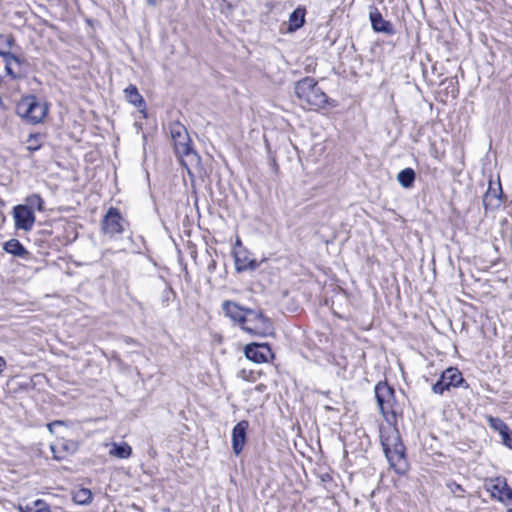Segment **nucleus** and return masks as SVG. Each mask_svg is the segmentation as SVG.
<instances>
[{"mask_svg": "<svg viewBox=\"0 0 512 512\" xmlns=\"http://www.w3.org/2000/svg\"><path fill=\"white\" fill-rule=\"evenodd\" d=\"M294 92L301 105L311 110L323 109L328 105L334 106L328 96L318 87L315 79L305 77L295 83Z\"/></svg>", "mask_w": 512, "mask_h": 512, "instance_id": "obj_1", "label": "nucleus"}, {"mask_svg": "<svg viewBox=\"0 0 512 512\" xmlns=\"http://www.w3.org/2000/svg\"><path fill=\"white\" fill-rule=\"evenodd\" d=\"M380 439L386 458L391 467L398 472L404 469V446L401 442L399 432L393 422H387L380 428Z\"/></svg>", "mask_w": 512, "mask_h": 512, "instance_id": "obj_2", "label": "nucleus"}, {"mask_svg": "<svg viewBox=\"0 0 512 512\" xmlns=\"http://www.w3.org/2000/svg\"><path fill=\"white\" fill-rule=\"evenodd\" d=\"M375 396L381 414L387 422H394L398 411V404L395 399V391L385 382L375 386Z\"/></svg>", "mask_w": 512, "mask_h": 512, "instance_id": "obj_3", "label": "nucleus"}, {"mask_svg": "<svg viewBox=\"0 0 512 512\" xmlns=\"http://www.w3.org/2000/svg\"><path fill=\"white\" fill-rule=\"evenodd\" d=\"M47 105L35 96L22 98L16 107L17 114L31 124L40 123L47 114Z\"/></svg>", "mask_w": 512, "mask_h": 512, "instance_id": "obj_4", "label": "nucleus"}, {"mask_svg": "<svg viewBox=\"0 0 512 512\" xmlns=\"http://www.w3.org/2000/svg\"><path fill=\"white\" fill-rule=\"evenodd\" d=\"M170 133L176 154L180 158H188L191 163L196 161L197 155L190 146V138L186 128L180 123H173L170 126Z\"/></svg>", "mask_w": 512, "mask_h": 512, "instance_id": "obj_5", "label": "nucleus"}, {"mask_svg": "<svg viewBox=\"0 0 512 512\" xmlns=\"http://www.w3.org/2000/svg\"><path fill=\"white\" fill-rule=\"evenodd\" d=\"M245 332L258 337H267L273 334L270 320L261 312L250 310L241 327Z\"/></svg>", "mask_w": 512, "mask_h": 512, "instance_id": "obj_6", "label": "nucleus"}, {"mask_svg": "<svg viewBox=\"0 0 512 512\" xmlns=\"http://www.w3.org/2000/svg\"><path fill=\"white\" fill-rule=\"evenodd\" d=\"M484 487L493 499L504 505L512 504V489L508 486L505 478L494 477L486 479Z\"/></svg>", "mask_w": 512, "mask_h": 512, "instance_id": "obj_7", "label": "nucleus"}, {"mask_svg": "<svg viewBox=\"0 0 512 512\" xmlns=\"http://www.w3.org/2000/svg\"><path fill=\"white\" fill-rule=\"evenodd\" d=\"M13 219L16 229L30 231L35 223V215L27 205H17L13 208Z\"/></svg>", "mask_w": 512, "mask_h": 512, "instance_id": "obj_8", "label": "nucleus"}, {"mask_svg": "<svg viewBox=\"0 0 512 512\" xmlns=\"http://www.w3.org/2000/svg\"><path fill=\"white\" fill-rule=\"evenodd\" d=\"M124 224H125V221L122 218L118 209L111 207L107 211V213L103 219L102 229L105 234H109L110 236H113L115 234H120L123 232Z\"/></svg>", "mask_w": 512, "mask_h": 512, "instance_id": "obj_9", "label": "nucleus"}, {"mask_svg": "<svg viewBox=\"0 0 512 512\" xmlns=\"http://www.w3.org/2000/svg\"><path fill=\"white\" fill-rule=\"evenodd\" d=\"M244 353L249 360L255 363H265L273 358V353L268 344H247Z\"/></svg>", "mask_w": 512, "mask_h": 512, "instance_id": "obj_10", "label": "nucleus"}, {"mask_svg": "<svg viewBox=\"0 0 512 512\" xmlns=\"http://www.w3.org/2000/svg\"><path fill=\"white\" fill-rule=\"evenodd\" d=\"M249 423L246 420L238 422L232 430V448L236 455H239L246 443V432Z\"/></svg>", "mask_w": 512, "mask_h": 512, "instance_id": "obj_11", "label": "nucleus"}, {"mask_svg": "<svg viewBox=\"0 0 512 512\" xmlns=\"http://www.w3.org/2000/svg\"><path fill=\"white\" fill-rule=\"evenodd\" d=\"M223 311L227 317H229L232 321L238 323L241 327L250 312L251 309H246L239 306L237 303L232 301H224L222 304Z\"/></svg>", "mask_w": 512, "mask_h": 512, "instance_id": "obj_12", "label": "nucleus"}, {"mask_svg": "<svg viewBox=\"0 0 512 512\" xmlns=\"http://www.w3.org/2000/svg\"><path fill=\"white\" fill-rule=\"evenodd\" d=\"M369 18L374 31L385 34H393L394 29L391 22L385 20L379 10L372 6L369 10Z\"/></svg>", "mask_w": 512, "mask_h": 512, "instance_id": "obj_13", "label": "nucleus"}, {"mask_svg": "<svg viewBox=\"0 0 512 512\" xmlns=\"http://www.w3.org/2000/svg\"><path fill=\"white\" fill-rule=\"evenodd\" d=\"M235 265L238 271L255 269L258 266L257 261L245 250L235 252Z\"/></svg>", "mask_w": 512, "mask_h": 512, "instance_id": "obj_14", "label": "nucleus"}, {"mask_svg": "<svg viewBox=\"0 0 512 512\" xmlns=\"http://www.w3.org/2000/svg\"><path fill=\"white\" fill-rule=\"evenodd\" d=\"M5 252L22 259H29L30 252L17 239H10L3 244Z\"/></svg>", "mask_w": 512, "mask_h": 512, "instance_id": "obj_15", "label": "nucleus"}, {"mask_svg": "<svg viewBox=\"0 0 512 512\" xmlns=\"http://www.w3.org/2000/svg\"><path fill=\"white\" fill-rule=\"evenodd\" d=\"M124 95L126 100L134 105L135 107L139 108L140 111H144L145 109V102L143 97L140 95L137 87L135 85H129L124 90Z\"/></svg>", "mask_w": 512, "mask_h": 512, "instance_id": "obj_16", "label": "nucleus"}, {"mask_svg": "<svg viewBox=\"0 0 512 512\" xmlns=\"http://www.w3.org/2000/svg\"><path fill=\"white\" fill-rule=\"evenodd\" d=\"M449 387H458L463 381L461 372L454 367L447 368L441 375Z\"/></svg>", "mask_w": 512, "mask_h": 512, "instance_id": "obj_17", "label": "nucleus"}, {"mask_svg": "<svg viewBox=\"0 0 512 512\" xmlns=\"http://www.w3.org/2000/svg\"><path fill=\"white\" fill-rule=\"evenodd\" d=\"M111 449L109 450V455L119 459H127L132 454V447L126 443H111Z\"/></svg>", "mask_w": 512, "mask_h": 512, "instance_id": "obj_18", "label": "nucleus"}, {"mask_svg": "<svg viewBox=\"0 0 512 512\" xmlns=\"http://www.w3.org/2000/svg\"><path fill=\"white\" fill-rule=\"evenodd\" d=\"M306 10L303 7L296 8L289 16V31L301 28L305 23Z\"/></svg>", "mask_w": 512, "mask_h": 512, "instance_id": "obj_19", "label": "nucleus"}, {"mask_svg": "<svg viewBox=\"0 0 512 512\" xmlns=\"http://www.w3.org/2000/svg\"><path fill=\"white\" fill-rule=\"evenodd\" d=\"M397 180L404 188H410L415 180L414 170L411 168H406L400 171L397 175Z\"/></svg>", "mask_w": 512, "mask_h": 512, "instance_id": "obj_20", "label": "nucleus"}, {"mask_svg": "<svg viewBox=\"0 0 512 512\" xmlns=\"http://www.w3.org/2000/svg\"><path fill=\"white\" fill-rule=\"evenodd\" d=\"M92 500V492L89 489L81 488L74 492L73 501L80 505H86Z\"/></svg>", "mask_w": 512, "mask_h": 512, "instance_id": "obj_21", "label": "nucleus"}, {"mask_svg": "<svg viewBox=\"0 0 512 512\" xmlns=\"http://www.w3.org/2000/svg\"><path fill=\"white\" fill-rule=\"evenodd\" d=\"M14 45V38L11 35L0 34V56L11 51Z\"/></svg>", "mask_w": 512, "mask_h": 512, "instance_id": "obj_22", "label": "nucleus"}, {"mask_svg": "<svg viewBox=\"0 0 512 512\" xmlns=\"http://www.w3.org/2000/svg\"><path fill=\"white\" fill-rule=\"evenodd\" d=\"M488 422L491 428H493L495 431H498L500 435L509 428L507 424H505L501 419L494 418V417H488Z\"/></svg>", "mask_w": 512, "mask_h": 512, "instance_id": "obj_23", "label": "nucleus"}, {"mask_svg": "<svg viewBox=\"0 0 512 512\" xmlns=\"http://www.w3.org/2000/svg\"><path fill=\"white\" fill-rule=\"evenodd\" d=\"M41 147V135L33 134L27 139V149L30 151H36Z\"/></svg>", "mask_w": 512, "mask_h": 512, "instance_id": "obj_24", "label": "nucleus"}, {"mask_svg": "<svg viewBox=\"0 0 512 512\" xmlns=\"http://www.w3.org/2000/svg\"><path fill=\"white\" fill-rule=\"evenodd\" d=\"M27 202L30 206H34L39 211L44 209V201L38 194H32L27 198Z\"/></svg>", "mask_w": 512, "mask_h": 512, "instance_id": "obj_25", "label": "nucleus"}, {"mask_svg": "<svg viewBox=\"0 0 512 512\" xmlns=\"http://www.w3.org/2000/svg\"><path fill=\"white\" fill-rule=\"evenodd\" d=\"M2 57L5 61V65H12L13 63L20 65L22 63V60L11 51L6 52Z\"/></svg>", "mask_w": 512, "mask_h": 512, "instance_id": "obj_26", "label": "nucleus"}, {"mask_svg": "<svg viewBox=\"0 0 512 512\" xmlns=\"http://www.w3.org/2000/svg\"><path fill=\"white\" fill-rule=\"evenodd\" d=\"M32 506L33 512H51L49 505L41 499L34 501Z\"/></svg>", "mask_w": 512, "mask_h": 512, "instance_id": "obj_27", "label": "nucleus"}, {"mask_svg": "<svg viewBox=\"0 0 512 512\" xmlns=\"http://www.w3.org/2000/svg\"><path fill=\"white\" fill-rule=\"evenodd\" d=\"M449 386L446 384L445 380H443L442 378L437 381L433 386H432V391L435 393V394H443V392L445 390H449Z\"/></svg>", "mask_w": 512, "mask_h": 512, "instance_id": "obj_28", "label": "nucleus"}, {"mask_svg": "<svg viewBox=\"0 0 512 512\" xmlns=\"http://www.w3.org/2000/svg\"><path fill=\"white\" fill-rule=\"evenodd\" d=\"M447 488L450 490V492L453 495H455L457 497H461L462 493L464 492V489L462 488V486L453 481L447 483Z\"/></svg>", "mask_w": 512, "mask_h": 512, "instance_id": "obj_29", "label": "nucleus"}, {"mask_svg": "<svg viewBox=\"0 0 512 512\" xmlns=\"http://www.w3.org/2000/svg\"><path fill=\"white\" fill-rule=\"evenodd\" d=\"M501 439H502V442L507 446L509 447L510 449H512V431L507 428V430H505L502 434H501Z\"/></svg>", "mask_w": 512, "mask_h": 512, "instance_id": "obj_30", "label": "nucleus"}, {"mask_svg": "<svg viewBox=\"0 0 512 512\" xmlns=\"http://www.w3.org/2000/svg\"><path fill=\"white\" fill-rule=\"evenodd\" d=\"M57 447H58V445H51V447H50V448H51V451H52V453H53V457H54L55 459H57V460H60V459H62V458H63V455H61V454H59V453L57 452Z\"/></svg>", "mask_w": 512, "mask_h": 512, "instance_id": "obj_31", "label": "nucleus"}, {"mask_svg": "<svg viewBox=\"0 0 512 512\" xmlns=\"http://www.w3.org/2000/svg\"><path fill=\"white\" fill-rule=\"evenodd\" d=\"M17 510H18L19 512H33V506H29V505H27V506H21V505H19V506L17 507Z\"/></svg>", "mask_w": 512, "mask_h": 512, "instance_id": "obj_32", "label": "nucleus"}, {"mask_svg": "<svg viewBox=\"0 0 512 512\" xmlns=\"http://www.w3.org/2000/svg\"><path fill=\"white\" fill-rule=\"evenodd\" d=\"M11 66H12V65H5V69H6V72H7L10 76H12L13 78H15V77H16V75H15V73L13 72V70H12V67H11Z\"/></svg>", "mask_w": 512, "mask_h": 512, "instance_id": "obj_33", "label": "nucleus"}, {"mask_svg": "<svg viewBox=\"0 0 512 512\" xmlns=\"http://www.w3.org/2000/svg\"><path fill=\"white\" fill-rule=\"evenodd\" d=\"M60 424H62V422H61V421H55V422L49 423V424L47 425L48 430L52 433V432H53V427H54L55 425H60Z\"/></svg>", "mask_w": 512, "mask_h": 512, "instance_id": "obj_34", "label": "nucleus"}, {"mask_svg": "<svg viewBox=\"0 0 512 512\" xmlns=\"http://www.w3.org/2000/svg\"><path fill=\"white\" fill-rule=\"evenodd\" d=\"M6 366V361L3 357L0 356V374L2 373L3 369Z\"/></svg>", "mask_w": 512, "mask_h": 512, "instance_id": "obj_35", "label": "nucleus"}, {"mask_svg": "<svg viewBox=\"0 0 512 512\" xmlns=\"http://www.w3.org/2000/svg\"><path fill=\"white\" fill-rule=\"evenodd\" d=\"M147 5H149L150 7H155L156 4H157V0H145Z\"/></svg>", "mask_w": 512, "mask_h": 512, "instance_id": "obj_36", "label": "nucleus"}, {"mask_svg": "<svg viewBox=\"0 0 512 512\" xmlns=\"http://www.w3.org/2000/svg\"><path fill=\"white\" fill-rule=\"evenodd\" d=\"M506 512H512V508H509Z\"/></svg>", "mask_w": 512, "mask_h": 512, "instance_id": "obj_37", "label": "nucleus"}]
</instances>
